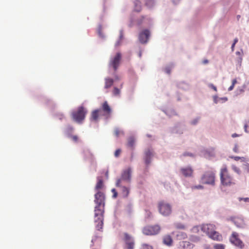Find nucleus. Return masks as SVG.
<instances>
[{
  "label": "nucleus",
  "mask_w": 249,
  "mask_h": 249,
  "mask_svg": "<svg viewBox=\"0 0 249 249\" xmlns=\"http://www.w3.org/2000/svg\"><path fill=\"white\" fill-rule=\"evenodd\" d=\"M199 120V118H197L194 119L191 122V124L193 125H196L198 122Z\"/></svg>",
  "instance_id": "35"
},
{
  "label": "nucleus",
  "mask_w": 249,
  "mask_h": 249,
  "mask_svg": "<svg viewBox=\"0 0 249 249\" xmlns=\"http://www.w3.org/2000/svg\"><path fill=\"white\" fill-rule=\"evenodd\" d=\"M123 240L125 243L127 249H133L134 248V241L132 237L127 233H124Z\"/></svg>",
  "instance_id": "10"
},
{
  "label": "nucleus",
  "mask_w": 249,
  "mask_h": 249,
  "mask_svg": "<svg viewBox=\"0 0 249 249\" xmlns=\"http://www.w3.org/2000/svg\"><path fill=\"white\" fill-rule=\"evenodd\" d=\"M225 246L222 244H216L214 246V249H224Z\"/></svg>",
  "instance_id": "32"
},
{
  "label": "nucleus",
  "mask_w": 249,
  "mask_h": 249,
  "mask_svg": "<svg viewBox=\"0 0 249 249\" xmlns=\"http://www.w3.org/2000/svg\"><path fill=\"white\" fill-rule=\"evenodd\" d=\"M179 246L183 249H190L192 248V244L188 241H180L179 242Z\"/></svg>",
  "instance_id": "20"
},
{
  "label": "nucleus",
  "mask_w": 249,
  "mask_h": 249,
  "mask_svg": "<svg viewBox=\"0 0 249 249\" xmlns=\"http://www.w3.org/2000/svg\"><path fill=\"white\" fill-rule=\"evenodd\" d=\"M101 109H98L93 111L91 113V120L97 121L99 115H101Z\"/></svg>",
  "instance_id": "18"
},
{
  "label": "nucleus",
  "mask_w": 249,
  "mask_h": 249,
  "mask_svg": "<svg viewBox=\"0 0 249 249\" xmlns=\"http://www.w3.org/2000/svg\"><path fill=\"white\" fill-rule=\"evenodd\" d=\"M230 158L233 159L234 160H235L236 161H238L239 160H243V161H244L245 160V158L244 157H238V156H232V157H230Z\"/></svg>",
  "instance_id": "33"
},
{
  "label": "nucleus",
  "mask_w": 249,
  "mask_h": 249,
  "mask_svg": "<svg viewBox=\"0 0 249 249\" xmlns=\"http://www.w3.org/2000/svg\"><path fill=\"white\" fill-rule=\"evenodd\" d=\"M120 90L119 89H118L117 88H114L113 90V93L114 95H115V96L119 95L120 94Z\"/></svg>",
  "instance_id": "31"
},
{
  "label": "nucleus",
  "mask_w": 249,
  "mask_h": 249,
  "mask_svg": "<svg viewBox=\"0 0 249 249\" xmlns=\"http://www.w3.org/2000/svg\"><path fill=\"white\" fill-rule=\"evenodd\" d=\"M115 80H119V78L118 76H115Z\"/></svg>",
  "instance_id": "53"
},
{
  "label": "nucleus",
  "mask_w": 249,
  "mask_h": 249,
  "mask_svg": "<svg viewBox=\"0 0 249 249\" xmlns=\"http://www.w3.org/2000/svg\"><path fill=\"white\" fill-rule=\"evenodd\" d=\"M213 98H214V102H215V103H217V101H216V98H217V97L214 96Z\"/></svg>",
  "instance_id": "52"
},
{
  "label": "nucleus",
  "mask_w": 249,
  "mask_h": 249,
  "mask_svg": "<svg viewBox=\"0 0 249 249\" xmlns=\"http://www.w3.org/2000/svg\"><path fill=\"white\" fill-rule=\"evenodd\" d=\"M123 33H122V32H121L120 35V40H122L123 39Z\"/></svg>",
  "instance_id": "48"
},
{
  "label": "nucleus",
  "mask_w": 249,
  "mask_h": 249,
  "mask_svg": "<svg viewBox=\"0 0 249 249\" xmlns=\"http://www.w3.org/2000/svg\"><path fill=\"white\" fill-rule=\"evenodd\" d=\"M104 187L103 181L101 178H98V181L95 187V189L97 192L100 191V189H101Z\"/></svg>",
  "instance_id": "23"
},
{
  "label": "nucleus",
  "mask_w": 249,
  "mask_h": 249,
  "mask_svg": "<svg viewBox=\"0 0 249 249\" xmlns=\"http://www.w3.org/2000/svg\"><path fill=\"white\" fill-rule=\"evenodd\" d=\"M111 191L113 193V197L116 198L118 196V193H117L116 190L115 189H112Z\"/></svg>",
  "instance_id": "37"
},
{
  "label": "nucleus",
  "mask_w": 249,
  "mask_h": 249,
  "mask_svg": "<svg viewBox=\"0 0 249 249\" xmlns=\"http://www.w3.org/2000/svg\"><path fill=\"white\" fill-rule=\"evenodd\" d=\"M135 143V139L133 137H130L128 140L127 145L130 147H133Z\"/></svg>",
  "instance_id": "25"
},
{
  "label": "nucleus",
  "mask_w": 249,
  "mask_h": 249,
  "mask_svg": "<svg viewBox=\"0 0 249 249\" xmlns=\"http://www.w3.org/2000/svg\"><path fill=\"white\" fill-rule=\"evenodd\" d=\"M233 151L235 152V153H238V145L237 144H235L234 146V148H233Z\"/></svg>",
  "instance_id": "40"
},
{
  "label": "nucleus",
  "mask_w": 249,
  "mask_h": 249,
  "mask_svg": "<svg viewBox=\"0 0 249 249\" xmlns=\"http://www.w3.org/2000/svg\"><path fill=\"white\" fill-rule=\"evenodd\" d=\"M144 17L143 16H142L141 18L138 21V24L140 25L142 23V20L144 19Z\"/></svg>",
  "instance_id": "42"
},
{
  "label": "nucleus",
  "mask_w": 249,
  "mask_h": 249,
  "mask_svg": "<svg viewBox=\"0 0 249 249\" xmlns=\"http://www.w3.org/2000/svg\"><path fill=\"white\" fill-rule=\"evenodd\" d=\"M105 196L103 192H97L95 194L94 202L97 204L94 209V223L95 228L100 231L102 229L104 224V213Z\"/></svg>",
  "instance_id": "1"
},
{
  "label": "nucleus",
  "mask_w": 249,
  "mask_h": 249,
  "mask_svg": "<svg viewBox=\"0 0 249 249\" xmlns=\"http://www.w3.org/2000/svg\"><path fill=\"white\" fill-rule=\"evenodd\" d=\"M131 170L130 168L124 170L121 175V177L118 179L116 182V186H120L123 184V181H126L129 183L131 180Z\"/></svg>",
  "instance_id": "7"
},
{
  "label": "nucleus",
  "mask_w": 249,
  "mask_h": 249,
  "mask_svg": "<svg viewBox=\"0 0 249 249\" xmlns=\"http://www.w3.org/2000/svg\"><path fill=\"white\" fill-rule=\"evenodd\" d=\"M208 62H209V61L207 59H205V60H203L202 62L204 64H206L208 63Z\"/></svg>",
  "instance_id": "47"
},
{
  "label": "nucleus",
  "mask_w": 249,
  "mask_h": 249,
  "mask_svg": "<svg viewBox=\"0 0 249 249\" xmlns=\"http://www.w3.org/2000/svg\"><path fill=\"white\" fill-rule=\"evenodd\" d=\"M248 172L249 173V168L248 169Z\"/></svg>",
  "instance_id": "58"
},
{
  "label": "nucleus",
  "mask_w": 249,
  "mask_h": 249,
  "mask_svg": "<svg viewBox=\"0 0 249 249\" xmlns=\"http://www.w3.org/2000/svg\"><path fill=\"white\" fill-rule=\"evenodd\" d=\"M235 45V44H233H233H232V46H231V47L232 51H234V48Z\"/></svg>",
  "instance_id": "51"
},
{
  "label": "nucleus",
  "mask_w": 249,
  "mask_h": 249,
  "mask_svg": "<svg viewBox=\"0 0 249 249\" xmlns=\"http://www.w3.org/2000/svg\"><path fill=\"white\" fill-rule=\"evenodd\" d=\"M233 222L234 224L238 228H243L244 227V223L243 220L239 218H234L233 220Z\"/></svg>",
  "instance_id": "21"
},
{
  "label": "nucleus",
  "mask_w": 249,
  "mask_h": 249,
  "mask_svg": "<svg viewBox=\"0 0 249 249\" xmlns=\"http://www.w3.org/2000/svg\"><path fill=\"white\" fill-rule=\"evenodd\" d=\"M83 155L85 160H89L92 161L93 160V155L91 152L88 149L84 150L83 151Z\"/></svg>",
  "instance_id": "17"
},
{
  "label": "nucleus",
  "mask_w": 249,
  "mask_h": 249,
  "mask_svg": "<svg viewBox=\"0 0 249 249\" xmlns=\"http://www.w3.org/2000/svg\"><path fill=\"white\" fill-rule=\"evenodd\" d=\"M234 85H231V86L229 88L228 90H229V91H231V90H232V89H233L234 88Z\"/></svg>",
  "instance_id": "45"
},
{
  "label": "nucleus",
  "mask_w": 249,
  "mask_h": 249,
  "mask_svg": "<svg viewBox=\"0 0 249 249\" xmlns=\"http://www.w3.org/2000/svg\"><path fill=\"white\" fill-rule=\"evenodd\" d=\"M183 155L184 156H193V154H191V153H184Z\"/></svg>",
  "instance_id": "43"
},
{
  "label": "nucleus",
  "mask_w": 249,
  "mask_h": 249,
  "mask_svg": "<svg viewBox=\"0 0 249 249\" xmlns=\"http://www.w3.org/2000/svg\"><path fill=\"white\" fill-rule=\"evenodd\" d=\"M87 113V109L83 106H80L72 112L71 117L77 123H81L84 120Z\"/></svg>",
  "instance_id": "4"
},
{
  "label": "nucleus",
  "mask_w": 249,
  "mask_h": 249,
  "mask_svg": "<svg viewBox=\"0 0 249 249\" xmlns=\"http://www.w3.org/2000/svg\"><path fill=\"white\" fill-rule=\"evenodd\" d=\"M237 83V80L234 79H233L232 81V85H235V84Z\"/></svg>",
  "instance_id": "46"
},
{
  "label": "nucleus",
  "mask_w": 249,
  "mask_h": 249,
  "mask_svg": "<svg viewBox=\"0 0 249 249\" xmlns=\"http://www.w3.org/2000/svg\"><path fill=\"white\" fill-rule=\"evenodd\" d=\"M114 82V80L110 78H106L105 79V88L108 89L110 88L113 85Z\"/></svg>",
  "instance_id": "22"
},
{
  "label": "nucleus",
  "mask_w": 249,
  "mask_h": 249,
  "mask_svg": "<svg viewBox=\"0 0 249 249\" xmlns=\"http://www.w3.org/2000/svg\"><path fill=\"white\" fill-rule=\"evenodd\" d=\"M144 161L145 164L148 166L151 162V159L153 156V152L149 149L145 152Z\"/></svg>",
  "instance_id": "15"
},
{
  "label": "nucleus",
  "mask_w": 249,
  "mask_h": 249,
  "mask_svg": "<svg viewBox=\"0 0 249 249\" xmlns=\"http://www.w3.org/2000/svg\"><path fill=\"white\" fill-rule=\"evenodd\" d=\"M209 87L212 89H213L214 91H217V88L216 87L214 86L213 84H210L209 85Z\"/></svg>",
  "instance_id": "39"
},
{
  "label": "nucleus",
  "mask_w": 249,
  "mask_h": 249,
  "mask_svg": "<svg viewBox=\"0 0 249 249\" xmlns=\"http://www.w3.org/2000/svg\"><path fill=\"white\" fill-rule=\"evenodd\" d=\"M101 112L103 111L104 113L102 115L106 116V118H108L110 117V114L111 113V109L108 105L107 101H105L102 106Z\"/></svg>",
  "instance_id": "12"
},
{
  "label": "nucleus",
  "mask_w": 249,
  "mask_h": 249,
  "mask_svg": "<svg viewBox=\"0 0 249 249\" xmlns=\"http://www.w3.org/2000/svg\"><path fill=\"white\" fill-rule=\"evenodd\" d=\"M134 11L137 12H140L142 10V5L140 0H134Z\"/></svg>",
  "instance_id": "19"
},
{
  "label": "nucleus",
  "mask_w": 249,
  "mask_h": 249,
  "mask_svg": "<svg viewBox=\"0 0 249 249\" xmlns=\"http://www.w3.org/2000/svg\"><path fill=\"white\" fill-rule=\"evenodd\" d=\"M182 175L185 177H191L193 174V169L191 167L181 168L180 170Z\"/></svg>",
  "instance_id": "14"
},
{
  "label": "nucleus",
  "mask_w": 249,
  "mask_h": 249,
  "mask_svg": "<svg viewBox=\"0 0 249 249\" xmlns=\"http://www.w3.org/2000/svg\"><path fill=\"white\" fill-rule=\"evenodd\" d=\"M240 18V15H238L237 16V18L238 19H239Z\"/></svg>",
  "instance_id": "54"
},
{
  "label": "nucleus",
  "mask_w": 249,
  "mask_h": 249,
  "mask_svg": "<svg viewBox=\"0 0 249 249\" xmlns=\"http://www.w3.org/2000/svg\"><path fill=\"white\" fill-rule=\"evenodd\" d=\"M167 72H168V73H170V71H167Z\"/></svg>",
  "instance_id": "57"
},
{
  "label": "nucleus",
  "mask_w": 249,
  "mask_h": 249,
  "mask_svg": "<svg viewBox=\"0 0 249 249\" xmlns=\"http://www.w3.org/2000/svg\"><path fill=\"white\" fill-rule=\"evenodd\" d=\"M230 240L232 244L240 249H242L244 247L243 242L239 239V235L236 232L232 233Z\"/></svg>",
  "instance_id": "9"
},
{
  "label": "nucleus",
  "mask_w": 249,
  "mask_h": 249,
  "mask_svg": "<svg viewBox=\"0 0 249 249\" xmlns=\"http://www.w3.org/2000/svg\"><path fill=\"white\" fill-rule=\"evenodd\" d=\"M154 4L153 0H146L145 1V5L148 6V7H150L152 6Z\"/></svg>",
  "instance_id": "28"
},
{
  "label": "nucleus",
  "mask_w": 249,
  "mask_h": 249,
  "mask_svg": "<svg viewBox=\"0 0 249 249\" xmlns=\"http://www.w3.org/2000/svg\"><path fill=\"white\" fill-rule=\"evenodd\" d=\"M201 230L213 240L219 241L222 240V235L215 231V226L213 224H203L201 226Z\"/></svg>",
  "instance_id": "2"
},
{
  "label": "nucleus",
  "mask_w": 249,
  "mask_h": 249,
  "mask_svg": "<svg viewBox=\"0 0 249 249\" xmlns=\"http://www.w3.org/2000/svg\"><path fill=\"white\" fill-rule=\"evenodd\" d=\"M238 39L237 38H235L234 39V41H233V44H236V43L238 42Z\"/></svg>",
  "instance_id": "49"
},
{
  "label": "nucleus",
  "mask_w": 249,
  "mask_h": 249,
  "mask_svg": "<svg viewBox=\"0 0 249 249\" xmlns=\"http://www.w3.org/2000/svg\"><path fill=\"white\" fill-rule=\"evenodd\" d=\"M202 181L204 184L214 185L215 173L212 171L206 172L201 178Z\"/></svg>",
  "instance_id": "6"
},
{
  "label": "nucleus",
  "mask_w": 249,
  "mask_h": 249,
  "mask_svg": "<svg viewBox=\"0 0 249 249\" xmlns=\"http://www.w3.org/2000/svg\"><path fill=\"white\" fill-rule=\"evenodd\" d=\"M194 188H195V189H202L203 188V186H201V185L195 186L194 187Z\"/></svg>",
  "instance_id": "44"
},
{
  "label": "nucleus",
  "mask_w": 249,
  "mask_h": 249,
  "mask_svg": "<svg viewBox=\"0 0 249 249\" xmlns=\"http://www.w3.org/2000/svg\"><path fill=\"white\" fill-rule=\"evenodd\" d=\"M158 208L159 213L164 216L169 215L172 213V206L164 200L160 201L158 203Z\"/></svg>",
  "instance_id": "5"
},
{
  "label": "nucleus",
  "mask_w": 249,
  "mask_h": 249,
  "mask_svg": "<svg viewBox=\"0 0 249 249\" xmlns=\"http://www.w3.org/2000/svg\"><path fill=\"white\" fill-rule=\"evenodd\" d=\"M121 59V54L120 53H118L110 60V64L113 67L115 71H116L118 69Z\"/></svg>",
  "instance_id": "11"
},
{
  "label": "nucleus",
  "mask_w": 249,
  "mask_h": 249,
  "mask_svg": "<svg viewBox=\"0 0 249 249\" xmlns=\"http://www.w3.org/2000/svg\"><path fill=\"white\" fill-rule=\"evenodd\" d=\"M120 188L121 194L124 198L127 197L129 194V188L126 186H123V184H121L120 186H116Z\"/></svg>",
  "instance_id": "16"
},
{
  "label": "nucleus",
  "mask_w": 249,
  "mask_h": 249,
  "mask_svg": "<svg viewBox=\"0 0 249 249\" xmlns=\"http://www.w3.org/2000/svg\"><path fill=\"white\" fill-rule=\"evenodd\" d=\"M121 153V150L120 149H117L114 153V156L116 157H118L120 156Z\"/></svg>",
  "instance_id": "34"
},
{
  "label": "nucleus",
  "mask_w": 249,
  "mask_h": 249,
  "mask_svg": "<svg viewBox=\"0 0 249 249\" xmlns=\"http://www.w3.org/2000/svg\"><path fill=\"white\" fill-rule=\"evenodd\" d=\"M243 200L245 202H249V197H245V198H240L239 200Z\"/></svg>",
  "instance_id": "41"
},
{
  "label": "nucleus",
  "mask_w": 249,
  "mask_h": 249,
  "mask_svg": "<svg viewBox=\"0 0 249 249\" xmlns=\"http://www.w3.org/2000/svg\"><path fill=\"white\" fill-rule=\"evenodd\" d=\"M220 179L221 185L223 187H230L235 184V180L231 176L226 167L221 169Z\"/></svg>",
  "instance_id": "3"
},
{
  "label": "nucleus",
  "mask_w": 249,
  "mask_h": 249,
  "mask_svg": "<svg viewBox=\"0 0 249 249\" xmlns=\"http://www.w3.org/2000/svg\"><path fill=\"white\" fill-rule=\"evenodd\" d=\"M150 36V32L148 30H144L142 32L139 36L140 41L142 43H145L147 42Z\"/></svg>",
  "instance_id": "13"
},
{
  "label": "nucleus",
  "mask_w": 249,
  "mask_h": 249,
  "mask_svg": "<svg viewBox=\"0 0 249 249\" xmlns=\"http://www.w3.org/2000/svg\"><path fill=\"white\" fill-rule=\"evenodd\" d=\"M119 45V42H117V43H116V46H118V45Z\"/></svg>",
  "instance_id": "56"
},
{
  "label": "nucleus",
  "mask_w": 249,
  "mask_h": 249,
  "mask_svg": "<svg viewBox=\"0 0 249 249\" xmlns=\"http://www.w3.org/2000/svg\"><path fill=\"white\" fill-rule=\"evenodd\" d=\"M244 129L246 132H249V123L245 124Z\"/></svg>",
  "instance_id": "36"
},
{
  "label": "nucleus",
  "mask_w": 249,
  "mask_h": 249,
  "mask_svg": "<svg viewBox=\"0 0 249 249\" xmlns=\"http://www.w3.org/2000/svg\"><path fill=\"white\" fill-rule=\"evenodd\" d=\"M160 228L158 225L148 226L144 227L142 230V232L146 235H153L158 234Z\"/></svg>",
  "instance_id": "8"
},
{
  "label": "nucleus",
  "mask_w": 249,
  "mask_h": 249,
  "mask_svg": "<svg viewBox=\"0 0 249 249\" xmlns=\"http://www.w3.org/2000/svg\"><path fill=\"white\" fill-rule=\"evenodd\" d=\"M163 242L164 244L168 246H170L173 242V240L171 237L170 235H167L163 237Z\"/></svg>",
  "instance_id": "24"
},
{
  "label": "nucleus",
  "mask_w": 249,
  "mask_h": 249,
  "mask_svg": "<svg viewBox=\"0 0 249 249\" xmlns=\"http://www.w3.org/2000/svg\"><path fill=\"white\" fill-rule=\"evenodd\" d=\"M141 249H153V247L147 244H143L142 245Z\"/></svg>",
  "instance_id": "29"
},
{
  "label": "nucleus",
  "mask_w": 249,
  "mask_h": 249,
  "mask_svg": "<svg viewBox=\"0 0 249 249\" xmlns=\"http://www.w3.org/2000/svg\"><path fill=\"white\" fill-rule=\"evenodd\" d=\"M232 170L235 172H236V173H237L238 174H240L241 173V171L240 170V169L239 168H238L237 167H236V166L235 165H232Z\"/></svg>",
  "instance_id": "30"
},
{
  "label": "nucleus",
  "mask_w": 249,
  "mask_h": 249,
  "mask_svg": "<svg viewBox=\"0 0 249 249\" xmlns=\"http://www.w3.org/2000/svg\"><path fill=\"white\" fill-rule=\"evenodd\" d=\"M114 134L116 137H119L120 135H123L124 132L118 128H116L114 130Z\"/></svg>",
  "instance_id": "27"
},
{
  "label": "nucleus",
  "mask_w": 249,
  "mask_h": 249,
  "mask_svg": "<svg viewBox=\"0 0 249 249\" xmlns=\"http://www.w3.org/2000/svg\"><path fill=\"white\" fill-rule=\"evenodd\" d=\"M239 135L238 134H237L236 133H234L232 135V137L233 138H235V137H238Z\"/></svg>",
  "instance_id": "50"
},
{
  "label": "nucleus",
  "mask_w": 249,
  "mask_h": 249,
  "mask_svg": "<svg viewBox=\"0 0 249 249\" xmlns=\"http://www.w3.org/2000/svg\"><path fill=\"white\" fill-rule=\"evenodd\" d=\"M71 138L75 142H77L78 141V137L76 135L71 136Z\"/></svg>",
  "instance_id": "38"
},
{
  "label": "nucleus",
  "mask_w": 249,
  "mask_h": 249,
  "mask_svg": "<svg viewBox=\"0 0 249 249\" xmlns=\"http://www.w3.org/2000/svg\"><path fill=\"white\" fill-rule=\"evenodd\" d=\"M181 234L182 236H186V234H184L183 233H181Z\"/></svg>",
  "instance_id": "55"
},
{
  "label": "nucleus",
  "mask_w": 249,
  "mask_h": 249,
  "mask_svg": "<svg viewBox=\"0 0 249 249\" xmlns=\"http://www.w3.org/2000/svg\"><path fill=\"white\" fill-rule=\"evenodd\" d=\"M200 230H201V226H196L192 229V232L194 233H197L199 232Z\"/></svg>",
  "instance_id": "26"
}]
</instances>
